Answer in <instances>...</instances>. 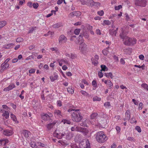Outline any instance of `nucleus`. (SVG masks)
I'll list each match as a JSON object with an SVG mask.
<instances>
[{"mask_svg":"<svg viewBox=\"0 0 148 148\" xmlns=\"http://www.w3.org/2000/svg\"><path fill=\"white\" fill-rule=\"evenodd\" d=\"M10 117L12 120L13 121L15 122H17V123L18 122L17 121L16 116L14 114H10Z\"/></svg>","mask_w":148,"mask_h":148,"instance_id":"obj_28","label":"nucleus"},{"mask_svg":"<svg viewBox=\"0 0 148 148\" xmlns=\"http://www.w3.org/2000/svg\"><path fill=\"white\" fill-rule=\"evenodd\" d=\"M135 129L138 132L140 133L141 132V128L139 126H136L135 127Z\"/></svg>","mask_w":148,"mask_h":148,"instance_id":"obj_44","label":"nucleus"},{"mask_svg":"<svg viewBox=\"0 0 148 148\" xmlns=\"http://www.w3.org/2000/svg\"><path fill=\"white\" fill-rule=\"evenodd\" d=\"M23 134L25 138H27L30 134V132L27 130H24L23 131Z\"/></svg>","mask_w":148,"mask_h":148,"instance_id":"obj_16","label":"nucleus"},{"mask_svg":"<svg viewBox=\"0 0 148 148\" xmlns=\"http://www.w3.org/2000/svg\"><path fill=\"white\" fill-rule=\"evenodd\" d=\"M141 86L144 88L145 89H146L147 90H148V86L146 84H143L141 85Z\"/></svg>","mask_w":148,"mask_h":148,"instance_id":"obj_33","label":"nucleus"},{"mask_svg":"<svg viewBox=\"0 0 148 148\" xmlns=\"http://www.w3.org/2000/svg\"><path fill=\"white\" fill-rule=\"evenodd\" d=\"M67 92L71 94H73L74 92V90L71 88H67Z\"/></svg>","mask_w":148,"mask_h":148,"instance_id":"obj_31","label":"nucleus"},{"mask_svg":"<svg viewBox=\"0 0 148 148\" xmlns=\"http://www.w3.org/2000/svg\"><path fill=\"white\" fill-rule=\"evenodd\" d=\"M64 0H58L57 2V3L58 5L61 4L63 2Z\"/></svg>","mask_w":148,"mask_h":148,"instance_id":"obj_62","label":"nucleus"},{"mask_svg":"<svg viewBox=\"0 0 148 148\" xmlns=\"http://www.w3.org/2000/svg\"><path fill=\"white\" fill-rule=\"evenodd\" d=\"M70 14L72 16H79L81 15V13L79 11H74L71 13Z\"/></svg>","mask_w":148,"mask_h":148,"instance_id":"obj_14","label":"nucleus"},{"mask_svg":"<svg viewBox=\"0 0 148 148\" xmlns=\"http://www.w3.org/2000/svg\"><path fill=\"white\" fill-rule=\"evenodd\" d=\"M82 82L84 83V84H86L87 85H88V82L84 79L82 80Z\"/></svg>","mask_w":148,"mask_h":148,"instance_id":"obj_59","label":"nucleus"},{"mask_svg":"<svg viewBox=\"0 0 148 148\" xmlns=\"http://www.w3.org/2000/svg\"><path fill=\"white\" fill-rule=\"evenodd\" d=\"M108 47H107L106 49H103L102 51V53L105 56H107L108 54L109 53V51L108 50Z\"/></svg>","mask_w":148,"mask_h":148,"instance_id":"obj_27","label":"nucleus"},{"mask_svg":"<svg viewBox=\"0 0 148 148\" xmlns=\"http://www.w3.org/2000/svg\"><path fill=\"white\" fill-rule=\"evenodd\" d=\"M147 1L146 0H136L135 4L136 5L142 7H145L147 4Z\"/></svg>","mask_w":148,"mask_h":148,"instance_id":"obj_4","label":"nucleus"},{"mask_svg":"<svg viewBox=\"0 0 148 148\" xmlns=\"http://www.w3.org/2000/svg\"><path fill=\"white\" fill-rule=\"evenodd\" d=\"M104 106L105 107L109 106H110V104L109 102H107L104 103Z\"/></svg>","mask_w":148,"mask_h":148,"instance_id":"obj_49","label":"nucleus"},{"mask_svg":"<svg viewBox=\"0 0 148 148\" xmlns=\"http://www.w3.org/2000/svg\"><path fill=\"white\" fill-rule=\"evenodd\" d=\"M132 101L134 102V103L136 105H137L138 104V102H137L135 99H133L132 100Z\"/></svg>","mask_w":148,"mask_h":148,"instance_id":"obj_60","label":"nucleus"},{"mask_svg":"<svg viewBox=\"0 0 148 148\" xmlns=\"http://www.w3.org/2000/svg\"><path fill=\"white\" fill-rule=\"evenodd\" d=\"M139 57V59L141 60H143L144 59V57L143 55L141 54L140 55Z\"/></svg>","mask_w":148,"mask_h":148,"instance_id":"obj_54","label":"nucleus"},{"mask_svg":"<svg viewBox=\"0 0 148 148\" xmlns=\"http://www.w3.org/2000/svg\"><path fill=\"white\" fill-rule=\"evenodd\" d=\"M97 14L100 16H102L104 14V12L103 10L99 11L97 12Z\"/></svg>","mask_w":148,"mask_h":148,"instance_id":"obj_41","label":"nucleus"},{"mask_svg":"<svg viewBox=\"0 0 148 148\" xmlns=\"http://www.w3.org/2000/svg\"><path fill=\"white\" fill-rule=\"evenodd\" d=\"M101 100V98H100L98 97H95L93 98V101H100Z\"/></svg>","mask_w":148,"mask_h":148,"instance_id":"obj_46","label":"nucleus"},{"mask_svg":"<svg viewBox=\"0 0 148 148\" xmlns=\"http://www.w3.org/2000/svg\"><path fill=\"white\" fill-rule=\"evenodd\" d=\"M62 122H63L64 123H67L68 124H70L71 123V122L70 120L66 119L63 120Z\"/></svg>","mask_w":148,"mask_h":148,"instance_id":"obj_32","label":"nucleus"},{"mask_svg":"<svg viewBox=\"0 0 148 148\" xmlns=\"http://www.w3.org/2000/svg\"><path fill=\"white\" fill-rule=\"evenodd\" d=\"M122 8V6L121 5H119L115 7V9L116 10H119Z\"/></svg>","mask_w":148,"mask_h":148,"instance_id":"obj_43","label":"nucleus"},{"mask_svg":"<svg viewBox=\"0 0 148 148\" xmlns=\"http://www.w3.org/2000/svg\"><path fill=\"white\" fill-rule=\"evenodd\" d=\"M96 32L97 34L98 35H101V33L100 32V31L99 29H97L96 30Z\"/></svg>","mask_w":148,"mask_h":148,"instance_id":"obj_64","label":"nucleus"},{"mask_svg":"<svg viewBox=\"0 0 148 148\" xmlns=\"http://www.w3.org/2000/svg\"><path fill=\"white\" fill-rule=\"evenodd\" d=\"M32 3L31 2L29 1L27 3V5L29 7L31 8L32 6Z\"/></svg>","mask_w":148,"mask_h":148,"instance_id":"obj_50","label":"nucleus"},{"mask_svg":"<svg viewBox=\"0 0 148 148\" xmlns=\"http://www.w3.org/2000/svg\"><path fill=\"white\" fill-rule=\"evenodd\" d=\"M70 58L72 59H74L76 57L73 54L71 53L70 57Z\"/></svg>","mask_w":148,"mask_h":148,"instance_id":"obj_63","label":"nucleus"},{"mask_svg":"<svg viewBox=\"0 0 148 148\" xmlns=\"http://www.w3.org/2000/svg\"><path fill=\"white\" fill-rule=\"evenodd\" d=\"M96 134V140L99 143H103L108 139L106 136L102 131L99 132Z\"/></svg>","mask_w":148,"mask_h":148,"instance_id":"obj_2","label":"nucleus"},{"mask_svg":"<svg viewBox=\"0 0 148 148\" xmlns=\"http://www.w3.org/2000/svg\"><path fill=\"white\" fill-rule=\"evenodd\" d=\"M58 76L56 73H54L53 75H51L50 77V78L51 81H54L56 80L58 78Z\"/></svg>","mask_w":148,"mask_h":148,"instance_id":"obj_17","label":"nucleus"},{"mask_svg":"<svg viewBox=\"0 0 148 148\" xmlns=\"http://www.w3.org/2000/svg\"><path fill=\"white\" fill-rule=\"evenodd\" d=\"M91 60L92 62V64L95 66H97L98 64V60H95L94 58H91Z\"/></svg>","mask_w":148,"mask_h":148,"instance_id":"obj_23","label":"nucleus"},{"mask_svg":"<svg viewBox=\"0 0 148 148\" xmlns=\"http://www.w3.org/2000/svg\"><path fill=\"white\" fill-rule=\"evenodd\" d=\"M80 1L81 2L82 4L84 5H88L89 4L91 5V3L94 2L92 0H80Z\"/></svg>","mask_w":148,"mask_h":148,"instance_id":"obj_8","label":"nucleus"},{"mask_svg":"<svg viewBox=\"0 0 148 148\" xmlns=\"http://www.w3.org/2000/svg\"><path fill=\"white\" fill-rule=\"evenodd\" d=\"M125 15L126 19L127 21H129L130 20V18L129 17L127 13L125 14Z\"/></svg>","mask_w":148,"mask_h":148,"instance_id":"obj_55","label":"nucleus"},{"mask_svg":"<svg viewBox=\"0 0 148 148\" xmlns=\"http://www.w3.org/2000/svg\"><path fill=\"white\" fill-rule=\"evenodd\" d=\"M7 24V22L5 21H0V28H1L5 25Z\"/></svg>","mask_w":148,"mask_h":148,"instance_id":"obj_25","label":"nucleus"},{"mask_svg":"<svg viewBox=\"0 0 148 148\" xmlns=\"http://www.w3.org/2000/svg\"><path fill=\"white\" fill-rule=\"evenodd\" d=\"M108 85L109 87H111L113 86V84L111 82L110 80H108Z\"/></svg>","mask_w":148,"mask_h":148,"instance_id":"obj_53","label":"nucleus"},{"mask_svg":"<svg viewBox=\"0 0 148 148\" xmlns=\"http://www.w3.org/2000/svg\"><path fill=\"white\" fill-rule=\"evenodd\" d=\"M57 105L59 106H61L62 105L61 101H58L57 102Z\"/></svg>","mask_w":148,"mask_h":148,"instance_id":"obj_58","label":"nucleus"},{"mask_svg":"<svg viewBox=\"0 0 148 148\" xmlns=\"http://www.w3.org/2000/svg\"><path fill=\"white\" fill-rule=\"evenodd\" d=\"M83 142H81L79 144V147L77 146H75V148H90L89 146L87 145L86 143L83 144Z\"/></svg>","mask_w":148,"mask_h":148,"instance_id":"obj_10","label":"nucleus"},{"mask_svg":"<svg viewBox=\"0 0 148 148\" xmlns=\"http://www.w3.org/2000/svg\"><path fill=\"white\" fill-rule=\"evenodd\" d=\"M25 0H22V1H20L18 4L19 5H22L23 3L25 2Z\"/></svg>","mask_w":148,"mask_h":148,"instance_id":"obj_56","label":"nucleus"},{"mask_svg":"<svg viewBox=\"0 0 148 148\" xmlns=\"http://www.w3.org/2000/svg\"><path fill=\"white\" fill-rule=\"evenodd\" d=\"M98 115L97 113L94 112L92 113L90 116V119H95Z\"/></svg>","mask_w":148,"mask_h":148,"instance_id":"obj_20","label":"nucleus"},{"mask_svg":"<svg viewBox=\"0 0 148 148\" xmlns=\"http://www.w3.org/2000/svg\"><path fill=\"white\" fill-rule=\"evenodd\" d=\"M109 34L112 36H116V30L114 29H110L109 30Z\"/></svg>","mask_w":148,"mask_h":148,"instance_id":"obj_22","label":"nucleus"},{"mask_svg":"<svg viewBox=\"0 0 148 148\" xmlns=\"http://www.w3.org/2000/svg\"><path fill=\"white\" fill-rule=\"evenodd\" d=\"M54 133L55 134L56 137L59 139H61L63 136H64L65 134V133L64 132L62 133H57L56 130L54 132Z\"/></svg>","mask_w":148,"mask_h":148,"instance_id":"obj_9","label":"nucleus"},{"mask_svg":"<svg viewBox=\"0 0 148 148\" xmlns=\"http://www.w3.org/2000/svg\"><path fill=\"white\" fill-rule=\"evenodd\" d=\"M3 132V134L5 136H10L12 135L13 133L12 130L8 129L4 130Z\"/></svg>","mask_w":148,"mask_h":148,"instance_id":"obj_6","label":"nucleus"},{"mask_svg":"<svg viewBox=\"0 0 148 148\" xmlns=\"http://www.w3.org/2000/svg\"><path fill=\"white\" fill-rule=\"evenodd\" d=\"M81 129L82 130V132H84V131H85V132L86 134L88 133V130H87V129L85 128L84 127H81Z\"/></svg>","mask_w":148,"mask_h":148,"instance_id":"obj_47","label":"nucleus"},{"mask_svg":"<svg viewBox=\"0 0 148 148\" xmlns=\"http://www.w3.org/2000/svg\"><path fill=\"white\" fill-rule=\"evenodd\" d=\"M14 44L13 43H10L7 45H5L3 46V47L6 49H9L12 48Z\"/></svg>","mask_w":148,"mask_h":148,"instance_id":"obj_19","label":"nucleus"},{"mask_svg":"<svg viewBox=\"0 0 148 148\" xmlns=\"http://www.w3.org/2000/svg\"><path fill=\"white\" fill-rule=\"evenodd\" d=\"M36 27H32V28L29 31L28 33H32L35 30V28H36Z\"/></svg>","mask_w":148,"mask_h":148,"instance_id":"obj_42","label":"nucleus"},{"mask_svg":"<svg viewBox=\"0 0 148 148\" xmlns=\"http://www.w3.org/2000/svg\"><path fill=\"white\" fill-rule=\"evenodd\" d=\"M15 87V86L14 84H11V85H10L8 86L5 88L3 89V91L6 92L9 91L11 90Z\"/></svg>","mask_w":148,"mask_h":148,"instance_id":"obj_13","label":"nucleus"},{"mask_svg":"<svg viewBox=\"0 0 148 148\" xmlns=\"http://www.w3.org/2000/svg\"><path fill=\"white\" fill-rule=\"evenodd\" d=\"M136 41L137 40L135 38L128 37L124 41L123 43L125 45L132 46L136 43Z\"/></svg>","mask_w":148,"mask_h":148,"instance_id":"obj_3","label":"nucleus"},{"mask_svg":"<svg viewBox=\"0 0 148 148\" xmlns=\"http://www.w3.org/2000/svg\"><path fill=\"white\" fill-rule=\"evenodd\" d=\"M3 116H4L6 119H7L9 118V113L8 111H5L2 115Z\"/></svg>","mask_w":148,"mask_h":148,"instance_id":"obj_26","label":"nucleus"},{"mask_svg":"<svg viewBox=\"0 0 148 148\" xmlns=\"http://www.w3.org/2000/svg\"><path fill=\"white\" fill-rule=\"evenodd\" d=\"M92 84L94 87H96L97 86V83L95 80H94L92 82Z\"/></svg>","mask_w":148,"mask_h":148,"instance_id":"obj_39","label":"nucleus"},{"mask_svg":"<svg viewBox=\"0 0 148 148\" xmlns=\"http://www.w3.org/2000/svg\"><path fill=\"white\" fill-rule=\"evenodd\" d=\"M103 73L102 72V71H99L98 73V75L100 78H101L103 76Z\"/></svg>","mask_w":148,"mask_h":148,"instance_id":"obj_40","label":"nucleus"},{"mask_svg":"<svg viewBox=\"0 0 148 148\" xmlns=\"http://www.w3.org/2000/svg\"><path fill=\"white\" fill-rule=\"evenodd\" d=\"M80 92L84 96L86 95H87V93L84 91L82 90L80 91Z\"/></svg>","mask_w":148,"mask_h":148,"instance_id":"obj_51","label":"nucleus"},{"mask_svg":"<svg viewBox=\"0 0 148 148\" xmlns=\"http://www.w3.org/2000/svg\"><path fill=\"white\" fill-rule=\"evenodd\" d=\"M49 118V115L47 114H45L43 115L42 116V119L45 120L46 121Z\"/></svg>","mask_w":148,"mask_h":148,"instance_id":"obj_29","label":"nucleus"},{"mask_svg":"<svg viewBox=\"0 0 148 148\" xmlns=\"http://www.w3.org/2000/svg\"><path fill=\"white\" fill-rule=\"evenodd\" d=\"M78 38H79V39H78V41H79V42L81 41V42H80V43H82V42H83V40L82 35L80 34Z\"/></svg>","mask_w":148,"mask_h":148,"instance_id":"obj_37","label":"nucleus"},{"mask_svg":"<svg viewBox=\"0 0 148 148\" xmlns=\"http://www.w3.org/2000/svg\"><path fill=\"white\" fill-rule=\"evenodd\" d=\"M35 69H31L29 71V73H33L35 72Z\"/></svg>","mask_w":148,"mask_h":148,"instance_id":"obj_61","label":"nucleus"},{"mask_svg":"<svg viewBox=\"0 0 148 148\" xmlns=\"http://www.w3.org/2000/svg\"><path fill=\"white\" fill-rule=\"evenodd\" d=\"M143 104L142 103L140 102L139 104V109L140 110H141L142 109V106Z\"/></svg>","mask_w":148,"mask_h":148,"instance_id":"obj_57","label":"nucleus"},{"mask_svg":"<svg viewBox=\"0 0 148 148\" xmlns=\"http://www.w3.org/2000/svg\"><path fill=\"white\" fill-rule=\"evenodd\" d=\"M101 69L100 70L101 71H107L108 70V68L106 67V66L102 64L101 66Z\"/></svg>","mask_w":148,"mask_h":148,"instance_id":"obj_24","label":"nucleus"},{"mask_svg":"<svg viewBox=\"0 0 148 148\" xmlns=\"http://www.w3.org/2000/svg\"><path fill=\"white\" fill-rule=\"evenodd\" d=\"M58 122L57 121H54L52 123H49L47 125V127L48 130H50L53 128L55 125Z\"/></svg>","mask_w":148,"mask_h":148,"instance_id":"obj_7","label":"nucleus"},{"mask_svg":"<svg viewBox=\"0 0 148 148\" xmlns=\"http://www.w3.org/2000/svg\"><path fill=\"white\" fill-rule=\"evenodd\" d=\"M9 66V64H8L5 63V62H4L1 64V67L2 68V69L4 70L8 68Z\"/></svg>","mask_w":148,"mask_h":148,"instance_id":"obj_15","label":"nucleus"},{"mask_svg":"<svg viewBox=\"0 0 148 148\" xmlns=\"http://www.w3.org/2000/svg\"><path fill=\"white\" fill-rule=\"evenodd\" d=\"M100 3L99 2H95L94 1L91 4V5H95V6H98L100 5Z\"/></svg>","mask_w":148,"mask_h":148,"instance_id":"obj_35","label":"nucleus"},{"mask_svg":"<svg viewBox=\"0 0 148 148\" xmlns=\"http://www.w3.org/2000/svg\"><path fill=\"white\" fill-rule=\"evenodd\" d=\"M127 140L129 141H134L135 140L134 138L133 137H128L127 138Z\"/></svg>","mask_w":148,"mask_h":148,"instance_id":"obj_48","label":"nucleus"},{"mask_svg":"<svg viewBox=\"0 0 148 148\" xmlns=\"http://www.w3.org/2000/svg\"><path fill=\"white\" fill-rule=\"evenodd\" d=\"M54 113L55 115H56L60 117L62 116L61 112L59 110H55Z\"/></svg>","mask_w":148,"mask_h":148,"instance_id":"obj_18","label":"nucleus"},{"mask_svg":"<svg viewBox=\"0 0 148 148\" xmlns=\"http://www.w3.org/2000/svg\"><path fill=\"white\" fill-rule=\"evenodd\" d=\"M103 23L107 25H109L111 24V22L110 21L107 20H104L103 21Z\"/></svg>","mask_w":148,"mask_h":148,"instance_id":"obj_45","label":"nucleus"},{"mask_svg":"<svg viewBox=\"0 0 148 148\" xmlns=\"http://www.w3.org/2000/svg\"><path fill=\"white\" fill-rule=\"evenodd\" d=\"M80 44L81 45L79 47V50L82 51L85 50L87 48V46L83 42L82 43L80 42Z\"/></svg>","mask_w":148,"mask_h":148,"instance_id":"obj_11","label":"nucleus"},{"mask_svg":"<svg viewBox=\"0 0 148 148\" xmlns=\"http://www.w3.org/2000/svg\"><path fill=\"white\" fill-rule=\"evenodd\" d=\"M67 40V38L63 35H61L59 37V43H62V42H65Z\"/></svg>","mask_w":148,"mask_h":148,"instance_id":"obj_12","label":"nucleus"},{"mask_svg":"<svg viewBox=\"0 0 148 148\" xmlns=\"http://www.w3.org/2000/svg\"><path fill=\"white\" fill-rule=\"evenodd\" d=\"M80 29H76L74 31V33L76 35H78L79 34L80 32Z\"/></svg>","mask_w":148,"mask_h":148,"instance_id":"obj_34","label":"nucleus"},{"mask_svg":"<svg viewBox=\"0 0 148 148\" xmlns=\"http://www.w3.org/2000/svg\"><path fill=\"white\" fill-rule=\"evenodd\" d=\"M62 26L60 23H57L53 25V28H58Z\"/></svg>","mask_w":148,"mask_h":148,"instance_id":"obj_30","label":"nucleus"},{"mask_svg":"<svg viewBox=\"0 0 148 148\" xmlns=\"http://www.w3.org/2000/svg\"><path fill=\"white\" fill-rule=\"evenodd\" d=\"M126 119L129 120L130 118V110H127L125 113Z\"/></svg>","mask_w":148,"mask_h":148,"instance_id":"obj_21","label":"nucleus"},{"mask_svg":"<svg viewBox=\"0 0 148 148\" xmlns=\"http://www.w3.org/2000/svg\"><path fill=\"white\" fill-rule=\"evenodd\" d=\"M89 28L90 29V33L92 35H93L94 34V32H93V31L92 30V27L91 26H90L89 27Z\"/></svg>","mask_w":148,"mask_h":148,"instance_id":"obj_52","label":"nucleus"},{"mask_svg":"<svg viewBox=\"0 0 148 148\" xmlns=\"http://www.w3.org/2000/svg\"><path fill=\"white\" fill-rule=\"evenodd\" d=\"M23 39L21 37H18L16 40V41L17 42H20L23 41Z\"/></svg>","mask_w":148,"mask_h":148,"instance_id":"obj_38","label":"nucleus"},{"mask_svg":"<svg viewBox=\"0 0 148 148\" xmlns=\"http://www.w3.org/2000/svg\"><path fill=\"white\" fill-rule=\"evenodd\" d=\"M38 3H34L32 5V6L35 9H37L38 6Z\"/></svg>","mask_w":148,"mask_h":148,"instance_id":"obj_36","label":"nucleus"},{"mask_svg":"<svg viewBox=\"0 0 148 148\" xmlns=\"http://www.w3.org/2000/svg\"><path fill=\"white\" fill-rule=\"evenodd\" d=\"M128 33V32L127 31L123 30V29H121V32L119 35V36L123 39V41L128 37L127 36Z\"/></svg>","mask_w":148,"mask_h":148,"instance_id":"obj_5","label":"nucleus"},{"mask_svg":"<svg viewBox=\"0 0 148 148\" xmlns=\"http://www.w3.org/2000/svg\"><path fill=\"white\" fill-rule=\"evenodd\" d=\"M72 120L76 122H79L82 119L83 117L79 110H76L72 114Z\"/></svg>","mask_w":148,"mask_h":148,"instance_id":"obj_1","label":"nucleus"}]
</instances>
